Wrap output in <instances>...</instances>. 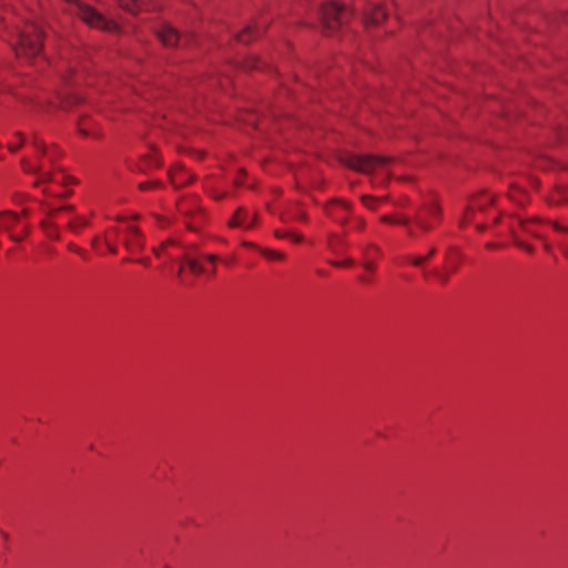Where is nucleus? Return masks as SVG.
<instances>
[{
  "label": "nucleus",
  "mask_w": 568,
  "mask_h": 568,
  "mask_svg": "<svg viewBox=\"0 0 568 568\" xmlns=\"http://www.w3.org/2000/svg\"><path fill=\"white\" fill-rule=\"evenodd\" d=\"M42 39V30L36 23H29L18 33V44L16 52L19 57L31 59L36 57L40 50V41Z\"/></svg>",
  "instance_id": "obj_1"
},
{
  "label": "nucleus",
  "mask_w": 568,
  "mask_h": 568,
  "mask_svg": "<svg viewBox=\"0 0 568 568\" xmlns=\"http://www.w3.org/2000/svg\"><path fill=\"white\" fill-rule=\"evenodd\" d=\"M67 1L75 6L74 13L88 26L109 32H118L120 30V27L116 22L106 19L93 8L80 3L77 0Z\"/></svg>",
  "instance_id": "obj_2"
},
{
  "label": "nucleus",
  "mask_w": 568,
  "mask_h": 568,
  "mask_svg": "<svg viewBox=\"0 0 568 568\" xmlns=\"http://www.w3.org/2000/svg\"><path fill=\"white\" fill-rule=\"evenodd\" d=\"M388 158L374 155H349L344 160V164L362 173L371 174L374 172H385L389 163Z\"/></svg>",
  "instance_id": "obj_3"
},
{
  "label": "nucleus",
  "mask_w": 568,
  "mask_h": 568,
  "mask_svg": "<svg viewBox=\"0 0 568 568\" xmlns=\"http://www.w3.org/2000/svg\"><path fill=\"white\" fill-rule=\"evenodd\" d=\"M0 231L7 232L14 242H20L27 236L29 227L27 222L12 212L0 213Z\"/></svg>",
  "instance_id": "obj_4"
},
{
  "label": "nucleus",
  "mask_w": 568,
  "mask_h": 568,
  "mask_svg": "<svg viewBox=\"0 0 568 568\" xmlns=\"http://www.w3.org/2000/svg\"><path fill=\"white\" fill-rule=\"evenodd\" d=\"M345 9L335 2L325 4L321 10L322 23L329 32L335 31L343 23Z\"/></svg>",
  "instance_id": "obj_5"
},
{
  "label": "nucleus",
  "mask_w": 568,
  "mask_h": 568,
  "mask_svg": "<svg viewBox=\"0 0 568 568\" xmlns=\"http://www.w3.org/2000/svg\"><path fill=\"white\" fill-rule=\"evenodd\" d=\"M124 237L123 245L130 252L140 251L144 247V240L139 229L134 226L129 220L125 221L123 229Z\"/></svg>",
  "instance_id": "obj_6"
},
{
  "label": "nucleus",
  "mask_w": 568,
  "mask_h": 568,
  "mask_svg": "<svg viewBox=\"0 0 568 568\" xmlns=\"http://www.w3.org/2000/svg\"><path fill=\"white\" fill-rule=\"evenodd\" d=\"M439 216V207L435 204H428L419 210L415 215V224L418 229L427 232L432 229L430 220Z\"/></svg>",
  "instance_id": "obj_7"
},
{
  "label": "nucleus",
  "mask_w": 568,
  "mask_h": 568,
  "mask_svg": "<svg viewBox=\"0 0 568 568\" xmlns=\"http://www.w3.org/2000/svg\"><path fill=\"white\" fill-rule=\"evenodd\" d=\"M155 33L159 40L166 47H173L183 40L176 30L166 23L159 26Z\"/></svg>",
  "instance_id": "obj_8"
},
{
  "label": "nucleus",
  "mask_w": 568,
  "mask_h": 568,
  "mask_svg": "<svg viewBox=\"0 0 568 568\" xmlns=\"http://www.w3.org/2000/svg\"><path fill=\"white\" fill-rule=\"evenodd\" d=\"M119 6L129 11L130 13L136 14L141 10L155 9L154 0H116Z\"/></svg>",
  "instance_id": "obj_9"
},
{
  "label": "nucleus",
  "mask_w": 568,
  "mask_h": 568,
  "mask_svg": "<svg viewBox=\"0 0 568 568\" xmlns=\"http://www.w3.org/2000/svg\"><path fill=\"white\" fill-rule=\"evenodd\" d=\"M349 210V204L344 201L333 202L326 209L327 214L339 223L346 221Z\"/></svg>",
  "instance_id": "obj_10"
},
{
  "label": "nucleus",
  "mask_w": 568,
  "mask_h": 568,
  "mask_svg": "<svg viewBox=\"0 0 568 568\" xmlns=\"http://www.w3.org/2000/svg\"><path fill=\"white\" fill-rule=\"evenodd\" d=\"M255 222V215H251L243 209H239L234 216L230 220L229 225L231 227H245L250 229Z\"/></svg>",
  "instance_id": "obj_11"
},
{
  "label": "nucleus",
  "mask_w": 568,
  "mask_h": 568,
  "mask_svg": "<svg viewBox=\"0 0 568 568\" xmlns=\"http://www.w3.org/2000/svg\"><path fill=\"white\" fill-rule=\"evenodd\" d=\"M386 16L387 13L383 7L374 6L369 12L366 13L365 23L369 26H377L386 18Z\"/></svg>",
  "instance_id": "obj_12"
},
{
  "label": "nucleus",
  "mask_w": 568,
  "mask_h": 568,
  "mask_svg": "<svg viewBox=\"0 0 568 568\" xmlns=\"http://www.w3.org/2000/svg\"><path fill=\"white\" fill-rule=\"evenodd\" d=\"M491 202V197L489 195H481L478 199L474 200L473 203L466 209L464 217L462 220V224L467 223L470 217V213L475 210H483L488 203Z\"/></svg>",
  "instance_id": "obj_13"
},
{
  "label": "nucleus",
  "mask_w": 568,
  "mask_h": 568,
  "mask_svg": "<svg viewBox=\"0 0 568 568\" xmlns=\"http://www.w3.org/2000/svg\"><path fill=\"white\" fill-rule=\"evenodd\" d=\"M384 223H396V224H399V225H403L406 227L407 230V233L410 235V236H414L415 235V232L410 225V220L409 217L407 216H403V215H399L397 217H393V216H389V215H384L382 216L381 219Z\"/></svg>",
  "instance_id": "obj_14"
},
{
  "label": "nucleus",
  "mask_w": 568,
  "mask_h": 568,
  "mask_svg": "<svg viewBox=\"0 0 568 568\" xmlns=\"http://www.w3.org/2000/svg\"><path fill=\"white\" fill-rule=\"evenodd\" d=\"M182 264L187 265L190 271L195 275H204L206 272V268L196 258L189 255L182 257Z\"/></svg>",
  "instance_id": "obj_15"
},
{
  "label": "nucleus",
  "mask_w": 568,
  "mask_h": 568,
  "mask_svg": "<svg viewBox=\"0 0 568 568\" xmlns=\"http://www.w3.org/2000/svg\"><path fill=\"white\" fill-rule=\"evenodd\" d=\"M258 31L257 29L254 27H246L241 33L237 34V40L240 42H243V43H246L251 40V38L254 36V34H257Z\"/></svg>",
  "instance_id": "obj_16"
},
{
  "label": "nucleus",
  "mask_w": 568,
  "mask_h": 568,
  "mask_svg": "<svg viewBox=\"0 0 568 568\" xmlns=\"http://www.w3.org/2000/svg\"><path fill=\"white\" fill-rule=\"evenodd\" d=\"M172 245H175V242L172 241V240H169V241H165L163 242L159 247H153V253L156 255V256H161V254H165L168 255L169 257H171V254L169 253L168 248Z\"/></svg>",
  "instance_id": "obj_17"
},
{
  "label": "nucleus",
  "mask_w": 568,
  "mask_h": 568,
  "mask_svg": "<svg viewBox=\"0 0 568 568\" xmlns=\"http://www.w3.org/2000/svg\"><path fill=\"white\" fill-rule=\"evenodd\" d=\"M275 234L280 239H288V240H292V241L297 242V243L302 242V240H303V237L301 235L295 234V233H293L291 231H285V232H278L277 231Z\"/></svg>",
  "instance_id": "obj_18"
},
{
  "label": "nucleus",
  "mask_w": 568,
  "mask_h": 568,
  "mask_svg": "<svg viewBox=\"0 0 568 568\" xmlns=\"http://www.w3.org/2000/svg\"><path fill=\"white\" fill-rule=\"evenodd\" d=\"M144 161H145L146 168L156 166L160 164V160L158 159V156L154 152H152L151 154L145 156Z\"/></svg>",
  "instance_id": "obj_19"
},
{
  "label": "nucleus",
  "mask_w": 568,
  "mask_h": 568,
  "mask_svg": "<svg viewBox=\"0 0 568 568\" xmlns=\"http://www.w3.org/2000/svg\"><path fill=\"white\" fill-rule=\"evenodd\" d=\"M342 244V240L338 239L337 236L335 235H331V237L328 239V247L334 251V252H337L338 250V246Z\"/></svg>",
  "instance_id": "obj_20"
},
{
  "label": "nucleus",
  "mask_w": 568,
  "mask_h": 568,
  "mask_svg": "<svg viewBox=\"0 0 568 568\" xmlns=\"http://www.w3.org/2000/svg\"><path fill=\"white\" fill-rule=\"evenodd\" d=\"M535 222H523V227L526 232L532 234L534 236L541 237V235L534 229Z\"/></svg>",
  "instance_id": "obj_21"
},
{
  "label": "nucleus",
  "mask_w": 568,
  "mask_h": 568,
  "mask_svg": "<svg viewBox=\"0 0 568 568\" xmlns=\"http://www.w3.org/2000/svg\"><path fill=\"white\" fill-rule=\"evenodd\" d=\"M362 202L367 209L374 210L375 204L378 202V200L369 197V196H363Z\"/></svg>",
  "instance_id": "obj_22"
},
{
  "label": "nucleus",
  "mask_w": 568,
  "mask_h": 568,
  "mask_svg": "<svg viewBox=\"0 0 568 568\" xmlns=\"http://www.w3.org/2000/svg\"><path fill=\"white\" fill-rule=\"evenodd\" d=\"M408 260H409V262L413 265H415L417 267H420L427 261V257H425V256H410Z\"/></svg>",
  "instance_id": "obj_23"
},
{
  "label": "nucleus",
  "mask_w": 568,
  "mask_h": 568,
  "mask_svg": "<svg viewBox=\"0 0 568 568\" xmlns=\"http://www.w3.org/2000/svg\"><path fill=\"white\" fill-rule=\"evenodd\" d=\"M23 143V139L20 134H18V140L17 142H10L9 143V150L11 152H16L18 149H20V146L22 145Z\"/></svg>",
  "instance_id": "obj_24"
},
{
  "label": "nucleus",
  "mask_w": 568,
  "mask_h": 568,
  "mask_svg": "<svg viewBox=\"0 0 568 568\" xmlns=\"http://www.w3.org/2000/svg\"><path fill=\"white\" fill-rule=\"evenodd\" d=\"M203 257L213 266H215L216 262L219 261V256L214 254L204 255Z\"/></svg>",
  "instance_id": "obj_25"
},
{
  "label": "nucleus",
  "mask_w": 568,
  "mask_h": 568,
  "mask_svg": "<svg viewBox=\"0 0 568 568\" xmlns=\"http://www.w3.org/2000/svg\"><path fill=\"white\" fill-rule=\"evenodd\" d=\"M434 275L442 282V283H446L447 280H448V276L442 272H439L438 270L434 271Z\"/></svg>",
  "instance_id": "obj_26"
},
{
  "label": "nucleus",
  "mask_w": 568,
  "mask_h": 568,
  "mask_svg": "<svg viewBox=\"0 0 568 568\" xmlns=\"http://www.w3.org/2000/svg\"><path fill=\"white\" fill-rule=\"evenodd\" d=\"M516 244H517L519 247H521L523 250H525L526 252H528V253H532V252H534L532 246H530V245H528V244H526V243H524V242L517 241V242H516Z\"/></svg>",
  "instance_id": "obj_27"
},
{
  "label": "nucleus",
  "mask_w": 568,
  "mask_h": 568,
  "mask_svg": "<svg viewBox=\"0 0 568 568\" xmlns=\"http://www.w3.org/2000/svg\"><path fill=\"white\" fill-rule=\"evenodd\" d=\"M332 264L334 266H337V267H341V266H349L353 264V261L351 258H347L345 261H342V262H332Z\"/></svg>",
  "instance_id": "obj_28"
},
{
  "label": "nucleus",
  "mask_w": 568,
  "mask_h": 568,
  "mask_svg": "<svg viewBox=\"0 0 568 568\" xmlns=\"http://www.w3.org/2000/svg\"><path fill=\"white\" fill-rule=\"evenodd\" d=\"M265 254L270 258H277V260L283 258V255L281 253H277V252H266Z\"/></svg>",
  "instance_id": "obj_29"
},
{
  "label": "nucleus",
  "mask_w": 568,
  "mask_h": 568,
  "mask_svg": "<svg viewBox=\"0 0 568 568\" xmlns=\"http://www.w3.org/2000/svg\"><path fill=\"white\" fill-rule=\"evenodd\" d=\"M49 180H50V174L45 173V172H42V173H40L38 183H42V182H45V181H49Z\"/></svg>",
  "instance_id": "obj_30"
},
{
  "label": "nucleus",
  "mask_w": 568,
  "mask_h": 568,
  "mask_svg": "<svg viewBox=\"0 0 568 568\" xmlns=\"http://www.w3.org/2000/svg\"><path fill=\"white\" fill-rule=\"evenodd\" d=\"M216 273V267L212 265V267L206 268L205 275H209L210 277H213Z\"/></svg>",
  "instance_id": "obj_31"
},
{
  "label": "nucleus",
  "mask_w": 568,
  "mask_h": 568,
  "mask_svg": "<svg viewBox=\"0 0 568 568\" xmlns=\"http://www.w3.org/2000/svg\"><path fill=\"white\" fill-rule=\"evenodd\" d=\"M105 244H106V247H108V250H109V252H110V253H112V254H115V253H116V246H115V245H113V244L109 243L108 241H106V243H105Z\"/></svg>",
  "instance_id": "obj_32"
},
{
  "label": "nucleus",
  "mask_w": 568,
  "mask_h": 568,
  "mask_svg": "<svg viewBox=\"0 0 568 568\" xmlns=\"http://www.w3.org/2000/svg\"><path fill=\"white\" fill-rule=\"evenodd\" d=\"M364 267H365L367 271H369V272H373V271H374V268H375L374 264H373V263H371V262H366V263L364 264Z\"/></svg>",
  "instance_id": "obj_33"
},
{
  "label": "nucleus",
  "mask_w": 568,
  "mask_h": 568,
  "mask_svg": "<svg viewBox=\"0 0 568 568\" xmlns=\"http://www.w3.org/2000/svg\"><path fill=\"white\" fill-rule=\"evenodd\" d=\"M364 225H365L364 220H362V219H357V220H356V226H357L358 229H363V227H364Z\"/></svg>",
  "instance_id": "obj_34"
},
{
  "label": "nucleus",
  "mask_w": 568,
  "mask_h": 568,
  "mask_svg": "<svg viewBox=\"0 0 568 568\" xmlns=\"http://www.w3.org/2000/svg\"><path fill=\"white\" fill-rule=\"evenodd\" d=\"M435 253H436V248H435V247H432V248L429 250V252L427 253V255H425V257H427V260H428V258H430Z\"/></svg>",
  "instance_id": "obj_35"
},
{
  "label": "nucleus",
  "mask_w": 568,
  "mask_h": 568,
  "mask_svg": "<svg viewBox=\"0 0 568 568\" xmlns=\"http://www.w3.org/2000/svg\"><path fill=\"white\" fill-rule=\"evenodd\" d=\"M57 210L52 209V207H47V213L50 217H52L54 215Z\"/></svg>",
  "instance_id": "obj_36"
},
{
  "label": "nucleus",
  "mask_w": 568,
  "mask_h": 568,
  "mask_svg": "<svg viewBox=\"0 0 568 568\" xmlns=\"http://www.w3.org/2000/svg\"><path fill=\"white\" fill-rule=\"evenodd\" d=\"M141 264L145 265V266H149L150 265V260L149 258H141L139 261Z\"/></svg>",
  "instance_id": "obj_37"
},
{
  "label": "nucleus",
  "mask_w": 568,
  "mask_h": 568,
  "mask_svg": "<svg viewBox=\"0 0 568 568\" xmlns=\"http://www.w3.org/2000/svg\"><path fill=\"white\" fill-rule=\"evenodd\" d=\"M77 253L80 254L83 258H87V253L83 250L79 248Z\"/></svg>",
  "instance_id": "obj_38"
},
{
  "label": "nucleus",
  "mask_w": 568,
  "mask_h": 568,
  "mask_svg": "<svg viewBox=\"0 0 568 568\" xmlns=\"http://www.w3.org/2000/svg\"><path fill=\"white\" fill-rule=\"evenodd\" d=\"M69 248H70L71 251H73V252H78V250H79V247H78V246H75V245H73V244H70V245H69Z\"/></svg>",
  "instance_id": "obj_39"
},
{
  "label": "nucleus",
  "mask_w": 568,
  "mask_h": 568,
  "mask_svg": "<svg viewBox=\"0 0 568 568\" xmlns=\"http://www.w3.org/2000/svg\"><path fill=\"white\" fill-rule=\"evenodd\" d=\"M182 272H183V265H181V266L179 267L178 275H179V276H181V275H182Z\"/></svg>",
  "instance_id": "obj_40"
},
{
  "label": "nucleus",
  "mask_w": 568,
  "mask_h": 568,
  "mask_svg": "<svg viewBox=\"0 0 568 568\" xmlns=\"http://www.w3.org/2000/svg\"><path fill=\"white\" fill-rule=\"evenodd\" d=\"M97 244H98V239L95 237V239L92 240V245L95 247Z\"/></svg>",
  "instance_id": "obj_41"
},
{
  "label": "nucleus",
  "mask_w": 568,
  "mask_h": 568,
  "mask_svg": "<svg viewBox=\"0 0 568 568\" xmlns=\"http://www.w3.org/2000/svg\"><path fill=\"white\" fill-rule=\"evenodd\" d=\"M297 219H301V220H305V214L304 213H301Z\"/></svg>",
  "instance_id": "obj_42"
},
{
  "label": "nucleus",
  "mask_w": 568,
  "mask_h": 568,
  "mask_svg": "<svg viewBox=\"0 0 568 568\" xmlns=\"http://www.w3.org/2000/svg\"><path fill=\"white\" fill-rule=\"evenodd\" d=\"M545 248H546V251L549 252L550 251V245L548 243H545Z\"/></svg>",
  "instance_id": "obj_43"
},
{
  "label": "nucleus",
  "mask_w": 568,
  "mask_h": 568,
  "mask_svg": "<svg viewBox=\"0 0 568 568\" xmlns=\"http://www.w3.org/2000/svg\"><path fill=\"white\" fill-rule=\"evenodd\" d=\"M140 186H141L142 190H145V189L149 187V185H146V184H141Z\"/></svg>",
  "instance_id": "obj_44"
},
{
  "label": "nucleus",
  "mask_w": 568,
  "mask_h": 568,
  "mask_svg": "<svg viewBox=\"0 0 568 568\" xmlns=\"http://www.w3.org/2000/svg\"><path fill=\"white\" fill-rule=\"evenodd\" d=\"M256 67H257L256 62H254L251 65H248V68H256Z\"/></svg>",
  "instance_id": "obj_45"
},
{
  "label": "nucleus",
  "mask_w": 568,
  "mask_h": 568,
  "mask_svg": "<svg viewBox=\"0 0 568 568\" xmlns=\"http://www.w3.org/2000/svg\"><path fill=\"white\" fill-rule=\"evenodd\" d=\"M24 170H33V169L24 165Z\"/></svg>",
  "instance_id": "obj_46"
}]
</instances>
